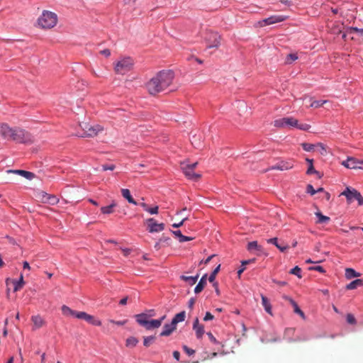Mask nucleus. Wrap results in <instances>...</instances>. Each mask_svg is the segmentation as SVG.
Returning <instances> with one entry per match:
<instances>
[{
    "mask_svg": "<svg viewBox=\"0 0 363 363\" xmlns=\"http://www.w3.org/2000/svg\"><path fill=\"white\" fill-rule=\"evenodd\" d=\"M174 74L172 70H162L146 84L148 92L155 95L165 90L172 82Z\"/></svg>",
    "mask_w": 363,
    "mask_h": 363,
    "instance_id": "f257e3e1",
    "label": "nucleus"
},
{
    "mask_svg": "<svg viewBox=\"0 0 363 363\" xmlns=\"http://www.w3.org/2000/svg\"><path fill=\"white\" fill-rule=\"evenodd\" d=\"M79 125L82 128V132L78 131L75 135L80 138L94 137L103 130V127L100 125H91L87 123H82Z\"/></svg>",
    "mask_w": 363,
    "mask_h": 363,
    "instance_id": "f03ea898",
    "label": "nucleus"
},
{
    "mask_svg": "<svg viewBox=\"0 0 363 363\" xmlns=\"http://www.w3.org/2000/svg\"><path fill=\"white\" fill-rule=\"evenodd\" d=\"M57 22V15L49 11H44L38 20L39 26L43 28H53Z\"/></svg>",
    "mask_w": 363,
    "mask_h": 363,
    "instance_id": "7ed1b4c3",
    "label": "nucleus"
},
{
    "mask_svg": "<svg viewBox=\"0 0 363 363\" xmlns=\"http://www.w3.org/2000/svg\"><path fill=\"white\" fill-rule=\"evenodd\" d=\"M10 140L24 144L31 143L32 141L30 134L19 128H13Z\"/></svg>",
    "mask_w": 363,
    "mask_h": 363,
    "instance_id": "20e7f679",
    "label": "nucleus"
},
{
    "mask_svg": "<svg viewBox=\"0 0 363 363\" xmlns=\"http://www.w3.org/2000/svg\"><path fill=\"white\" fill-rule=\"evenodd\" d=\"M133 65V62L130 57H124L116 64L115 70L119 74H125L132 69Z\"/></svg>",
    "mask_w": 363,
    "mask_h": 363,
    "instance_id": "39448f33",
    "label": "nucleus"
},
{
    "mask_svg": "<svg viewBox=\"0 0 363 363\" xmlns=\"http://www.w3.org/2000/svg\"><path fill=\"white\" fill-rule=\"evenodd\" d=\"M207 48H217L220 45V35L217 32H209L206 37Z\"/></svg>",
    "mask_w": 363,
    "mask_h": 363,
    "instance_id": "423d86ee",
    "label": "nucleus"
},
{
    "mask_svg": "<svg viewBox=\"0 0 363 363\" xmlns=\"http://www.w3.org/2000/svg\"><path fill=\"white\" fill-rule=\"evenodd\" d=\"M342 164L348 169H363V160H357L352 157H348L346 160L342 162Z\"/></svg>",
    "mask_w": 363,
    "mask_h": 363,
    "instance_id": "0eeeda50",
    "label": "nucleus"
},
{
    "mask_svg": "<svg viewBox=\"0 0 363 363\" xmlns=\"http://www.w3.org/2000/svg\"><path fill=\"white\" fill-rule=\"evenodd\" d=\"M146 223L147 224V230L151 233L162 232L164 229V223H159L153 218L147 219Z\"/></svg>",
    "mask_w": 363,
    "mask_h": 363,
    "instance_id": "6e6552de",
    "label": "nucleus"
},
{
    "mask_svg": "<svg viewBox=\"0 0 363 363\" xmlns=\"http://www.w3.org/2000/svg\"><path fill=\"white\" fill-rule=\"evenodd\" d=\"M181 165L183 173L189 179L196 182L201 177V174L195 173L194 169L189 167L188 164L183 162Z\"/></svg>",
    "mask_w": 363,
    "mask_h": 363,
    "instance_id": "1a4fd4ad",
    "label": "nucleus"
},
{
    "mask_svg": "<svg viewBox=\"0 0 363 363\" xmlns=\"http://www.w3.org/2000/svg\"><path fill=\"white\" fill-rule=\"evenodd\" d=\"M342 194L345 196L349 203L352 202L353 200H357L358 201V199H359L362 196L357 190L350 187H346Z\"/></svg>",
    "mask_w": 363,
    "mask_h": 363,
    "instance_id": "9d476101",
    "label": "nucleus"
},
{
    "mask_svg": "<svg viewBox=\"0 0 363 363\" xmlns=\"http://www.w3.org/2000/svg\"><path fill=\"white\" fill-rule=\"evenodd\" d=\"M294 167V162L292 160H281L277 162L276 164L271 166L269 169L270 170H280L285 171L291 169Z\"/></svg>",
    "mask_w": 363,
    "mask_h": 363,
    "instance_id": "9b49d317",
    "label": "nucleus"
},
{
    "mask_svg": "<svg viewBox=\"0 0 363 363\" xmlns=\"http://www.w3.org/2000/svg\"><path fill=\"white\" fill-rule=\"evenodd\" d=\"M286 17L284 16H272L260 21L261 26H268L284 21Z\"/></svg>",
    "mask_w": 363,
    "mask_h": 363,
    "instance_id": "f8f14e48",
    "label": "nucleus"
},
{
    "mask_svg": "<svg viewBox=\"0 0 363 363\" xmlns=\"http://www.w3.org/2000/svg\"><path fill=\"white\" fill-rule=\"evenodd\" d=\"M293 118V117H284L277 119L274 121V125L277 128H291Z\"/></svg>",
    "mask_w": 363,
    "mask_h": 363,
    "instance_id": "ddd939ff",
    "label": "nucleus"
},
{
    "mask_svg": "<svg viewBox=\"0 0 363 363\" xmlns=\"http://www.w3.org/2000/svg\"><path fill=\"white\" fill-rule=\"evenodd\" d=\"M13 128L10 127L7 123L0 124V135L2 138L10 140L11 135Z\"/></svg>",
    "mask_w": 363,
    "mask_h": 363,
    "instance_id": "4468645a",
    "label": "nucleus"
},
{
    "mask_svg": "<svg viewBox=\"0 0 363 363\" xmlns=\"http://www.w3.org/2000/svg\"><path fill=\"white\" fill-rule=\"evenodd\" d=\"M193 329L196 333V336L198 339H201L205 331H204V327L203 325L199 324V318H196L193 323Z\"/></svg>",
    "mask_w": 363,
    "mask_h": 363,
    "instance_id": "2eb2a0df",
    "label": "nucleus"
},
{
    "mask_svg": "<svg viewBox=\"0 0 363 363\" xmlns=\"http://www.w3.org/2000/svg\"><path fill=\"white\" fill-rule=\"evenodd\" d=\"M8 172H13L15 174H17L18 175H21V176L25 177L26 179H27L28 180H31L35 177L34 173H33L31 172L23 170V169L8 170Z\"/></svg>",
    "mask_w": 363,
    "mask_h": 363,
    "instance_id": "dca6fc26",
    "label": "nucleus"
},
{
    "mask_svg": "<svg viewBox=\"0 0 363 363\" xmlns=\"http://www.w3.org/2000/svg\"><path fill=\"white\" fill-rule=\"evenodd\" d=\"M267 242L274 245L282 252H285L289 247V246L284 244L283 242L279 243L277 238H270L267 240Z\"/></svg>",
    "mask_w": 363,
    "mask_h": 363,
    "instance_id": "f3484780",
    "label": "nucleus"
},
{
    "mask_svg": "<svg viewBox=\"0 0 363 363\" xmlns=\"http://www.w3.org/2000/svg\"><path fill=\"white\" fill-rule=\"evenodd\" d=\"M42 199L44 201L48 202L51 205H55L58 203V199L52 194H47L46 192L42 193Z\"/></svg>",
    "mask_w": 363,
    "mask_h": 363,
    "instance_id": "a211bd4d",
    "label": "nucleus"
},
{
    "mask_svg": "<svg viewBox=\"0 0 363 363\" xmlns=\"http://www.w3.org/2000/svg\"><path fill=\"white\" fill-rule=\"evenodd\" d=\"M291 128H295L301 130L307 131L311 128V125L307 123H299L296 118H293Z\"/></svg>",
    "mask_w": 363,
    "mask_h": 363,
    "instance_id": "6ab92c4d",
    "label": "nucleus"
},
{
    "mask_svg": "<svg viewBox=\"0 0 363 363\" xmlns=\"http://www.w3.org/2000/svg\"><path fill=\"white\" fill-rule=\"evenodd\" d=\"M207 280V274H203L200 279L199 283L194 288V293L199 294L203 289L205 285L206 284Z\"/></svg>",
    "mask_w": 363,
    "mask_h": 363,
    "instance_id": "aec40b11",
    "label": "nucleus"
},
{
    "mask_svg": "<svg viewBox=\"0 0 363 363\" xmlns=\"http://www.w3.org/2000/svg\"><path fill=\"white\" fill-rule=\"evenodd\" d=\"M148 318V315L146 313H141L135 315L136 322L143 327H145L147 324Z\"/></svg>",
    "mask_w": 363,
    "mask_h": 363,
    "instance_id": "412c9836",
    "label": "nucleus"
},
{
    "mask_svg": "<svg viewBox=\"0 0 363 363\" xmlns=\"http://www.w3.org/2000/svg\"><path fill=\"white\" fill-rule=\"evenodd\" d=\"M199 277V274H197L195 276H185V275H181L180 279L187 282L189 285L193 286L196 284L198 279Z\"/></svg>",
    "mask_w": 363,
    "mask_h": 363,
    "instance_id": "4be33fe9",
    "label": "nucleus"
},
{
    "mask_svg": "<svg viewBox=\"0 0 363 363\" xmlns=\"http://www.w3.org/2000/svg\"><path fill=\"white\" fill-rule=\"evenodd\" d=\"M121 194L122 196L128 201V203H132L133 205H138V203L132 197L130 192L128 189H122Z\"/></svg>",
    "mask_w": 363,
    "mask_h": 363,
    "instance_id": "5701e85b",
    "label": "nucleus"
},
{
    "mask_svg": "<svg viewBox=\"0 0 363 363\" xmlns=\"http://www.w3.org/2000/svg\"><path fill=\"white\" fill-rule=\"evenodd\" d=\"M175 330L169 323H165L163 326L162 331L160 333V336L167 337L170 335Z\"/></svg>",
    "mask_w": 363,
    "mask_h": 363,
    "instance_id": "b1692460",
    "label": "nucleus"
},
{
    "mask_svg": "<svg viewBox=\"0 0 363 363\" xmlns=\"http://www.w3.org/2000/svg\"><path fill=\"white\" fill-rule=\"evenodd\" d=\"M160 320H157V319H153L150 320H147V324L145 325L144 328L147 330H150L154 328H158L160 327Z\"/></svg>",
    "mask_w": 363,
    "mask_h": 363,
    "instance_id": "393cba45",
    "label": "nucleus"
},
{
    "mask_svg": "<svg viewBox=\"0 0 363 363\" xmlns=\"http://www.w3.org/2000/svg\"><path fill=\"white\" fill-rule=\"evenodd\" d=\"M363 286V280L357 279L346 285L345 289L347 290H352L357 289L358 286Z\"/></svg>",
    "mask_w": 363,
    "mask_h": 363,
    "instance_id": "a878e982",
    "label": "nucleus"
},
{
    "mask_svg": "<svg viewBox=\"0 0 363 363\" xmlns=\"http://www.w3.org/2000/svg\"><path fill=\"white\" fill-rule=\"evenodd\" d=\"M261 298H262V304L265 311L269 314H272V306H271V303H269V301L263 294H261Z\"/></svg>",
    "mask_w": 363,
    "mask_h": 363,
    "instance_id": "bb28decb",
    "label": "nucleus"
},
{
    "mask_svg": "<svg viewBox=\"0 0 363 363\" xmlns=\"http://www.w3.org/2000/svg\"><path fill=\"white\" fill-rule=\"evenodd\" d=\"M172 233L177 237L179 238V241L180 242H187V241H190L192 240V238L191 237H188V236H186V235H182L181 230H173L172 231Z\"/></svg>",
    "mask_w": 363,
    "mask_h": 363,
    "instance_id": "cd10ccee",
    "label": "nucleus"
},
{
    "mask_svg": "<svg viewBox=\"0 0 363 363\" xmlns=\"http://www.w3.org/2000/svg\"><path fill=\"white\" fill-rule=\"evenodd\" d=\"M345 276L347 279H351L354 277H359L360 276V274L359 272H356L352 268H347L345 269Z\"/></svg>",
    "mask_w": 363,
    "mask_h": 363,
    "instance_id": "c85d7f7f",
    "label": "nucleus"
},
{
    "mask_svg": "<svg viewBox=\"0 0 363 363\" xmlns=\"http://www.w3.org/2000/svg\"><path fill=\"white\" fill-rule=\"evenodd\" d=\"M315 215L318 218V223L325 224L328 223L330 220V217L323 215L320 211L315 212Z\"/></svg>",
    "mask_w": 363,
    "mask_h": 363,
    "instance_id": "c756f323",
    "label": "nucleus"
},
{
    "mask_svg": "<svg viewBox=\"0 0 363 363\" xmlns=\"http://www.w3.org/2000/svg\"><path fill=\"white\" fill-rule=\"evenodd\" d=\"M13 291H17L19 289H21L24 284L23 274H21L20 277L18 280H16V279L13 280Z\"/></svg>",
    "mask_w": 363,
    "mask_h": 363,
    "instance_id": "7c9ffc66",
    "label": "nucleus"
},
{
    "mask_svg": "<svg viewBox=\"0 0 363 363\" xmlns=\"http://www.w3.org/2000/svg\"><path fill=\"white\" fill-rule=\"evenodd\" d=\"M31 320L35 328H40L44 324V320L39 315H33Z\"/></svg>",
    "mask_w": 363,
    "mask_h": 363,
    "instance_id": "2f4dec72",
    "label": "nucleus"
},
{
    "mask_svg": "<svg viewBox=\"0 0 363 363\" xmlns=\"http://www.w3.org/2000/svg\"><path fill=\"white\" fill-rule=\"evenodd\" d=\"M116 206V203L113 201L112 203L106 206H102L101 208V212L103 214H111L113 213V208Z\"/></svg>",
    "mask_w": 363,
    "mask_h": 363,
    "instance_id": "473e14b6",
    "label": "nucleus"
},
{
    "mask_svg": "<svg viewBox=\"0 0 363 363\" xmlns=\"http://www.w3.org/2000/svg\"><path fill=\"white\" fill-rule=\"evenodd\" d=\"M206 335L208 337L210 342L213 345L216 346L215 349H219L220 347H223V345L221 344V342H219L218 340H217L216 338L214 337V335L211 332H208L206 333Z\"/></svg>",
    "mask_w": 363,
    "mask_h": 363,
    "instance_id": "72a5a7b5",
    "label": "nucleus"
},
{
    "mask_svg": "<svg viewBox=\"0 0 363 363\" xmlns=\"http://www.w3.org/2000/svg\"><path fill=\"white\" fill-rule=\"evenodd\" d=\"M247 249L248 251L257 250L260 252L262 250V246L259 245L257 241H252L248 242Z\"/></svg>",
    "mask_w": 363,
    "mask_h": 363,
    "instance_id": "f704fd0d",
    "label": "nucleus"
},
{
    "mask_svg": "<svg viewBox=\"0 0 363 363\" xmlns=\"http://www.w3.org/2000/svg\"><path fill=\"white\" fill-rule=\"evenodd\" d=\"M138 343V340L133 336L129 337L125 340V346L128 347H134Z\"/></svg>",
    "mask_w": 363,
    "mask_h": 363,
    "instance_id": "c9c22d12",
    "label": "nucleus"
},
{
    "mask_svg": "<svg viewBox=\"0 0 363 363\" xmlns=\"http://www.w3.org/2000/svg\"><path fill=\"white\" fill-rule=\"evenodd\" d=\"M155 340V336H154V335L144 337L143 345L145 347H148L151 344H152L154 342Z\"/></svg>",
    "mask_w": 363,
    "mask_h": 363,
    "instance_id": "e433bc0d",
    "label": "nucleus"
},
{
    "mask_svg": "<svg viewBox=\"0 0 363 363\" xmlns=\"http://www.w3.org/2000/svg\"><path fill=\"white\" fill-rule=\"evenodd\" d=\"M62 312L64 315H71V316H73L74 317V313H75V311L71 309L69 307H68L67 306H65V305H63L62 306Z\"/></svg>",
    "mask_w": 363,
    "mask_h": 363,
    "instance_id": "4c0bfd02",
    "label": "nucleus"
},
{
    "mask_svg": "<svg viewBox=\"0 0 363 363\" xmlns=\"http://www.w3.org/2000/svg\"><path fill=\"white\" fill-rule=\"evenodd\" d=\"M327 102V100H315L311 102V104H310V107L318 108L321 107L323 104H326Z\"/></svg>",
    "mask_w": 363,
    "mask_h": 363,
    "instance_id": "58836bf2",
    "label": "nucleus"
},
{
    "mask_svg": "<svg viewBox=\"0 0 363 363\" xmlns=\"http://www.w3.org/2000/svg\"><path fill=\"white\" fill-rule=\"evenodd\" d=\"M306 174H316L318 176V178H321L322 177V174L317 170H315L313 167V164H311V165H309L308 169H307V171H306Z\"/></svg>",
    "mask_w": 363,
    "mask_h": 363,
    "instance_id": "ea45409f",
    "label": "nucleus"
},
{
    "mask_svg": "<svg viewBox=\"0 0 363 363\" xmlns=\"http://www.w3.org/2000/svg\"><path fill=\"white\" fill-rule=\"evenodd\" d=\"M315 146H316V145L311 144V143H301L302 148L306 152L313 151Z\"/></svg>",
    "mask_w": 363,
    "mask_h": 363,
    "instance_id": "a19ab883",
    "label": "nucleus"
},
{
    "mask_svg": "<svg viewBox=\"0 0 363 363\" xmlns=\"http://www.w3.org/2000/svg\"><path fill=\"white\" fill-rule=\"evenodd\" d=\"M220 265L218 264L214 269L213 271L211 273L209 277H208V281L210 282H213L214 280H215V278H216V276L217 274V273L219 272L220 270Z\"/></svg>",
    "mask_w": 363,
    "mask_h": 363,
    "instance_id": "79ce46f5",
    "label": "nucleus"
},
{
    "mask_svg": "<svg viewBox=\"0 0 363 363\" xmlns=\"http://www.w3.org/2000/svg\"><path fill=\"white\" fill-rule=\"evenodd\" d=\"M290 274L296 275L298 278H301V269L299 267L296 266L294 268H292L290 272Z\"/></svg>",
    "mask_w": 363,
    "mask_h": 363,
    "instance_id": "37998d69",
    "label": "nucleus"
},
{
    "mask_svg": "<svg viewBox=\"0 0 363 363\" xmlns=\"http://www.w3.org/2000/svg\"><path fill=\"white\" fill-rule=\"evenodd\" d=\"M174 318H175L179 321V323L183 322L186 318V312L182 311L180 313H177Z\"/></svg>",
    "mask_w": 363,
    "mask_h": 363,
    "instance_id": "c03bdc74",
    "label": "nucleus"
},
{
    "mask_svg": "<svg viewBox=\"0 0 363 363\" xmlns=\"http://www.w3.org/2000/svg\"><path fill=\"white\" fill-rule=\"evenodd\" d=\"M162 245H165L167 246L170 245L171 238L169 237L164 236V235L159 239Z\"/></svg>",
    "mask_w": 363,
    "mask_h": 363,
    "instance_id": "a18cd8bd",
    "label": "nucleus"
},
{
    "mask_svg": "<svg viewBox=\"0 0 363 363\" xmlns=\"http://www.w3.org/2000/svg\"><path fill=\"white\" fill-rule=\"evenodd\" d=\"M346 320H347V322L351 325H355L357 323V320H356L354 316L351 313H348L346 315Z\"/></svg>",
    "mask_w": 363,
    "mask_h": 363,
    "instance_id": "49530a36",
    "label": "nucleus"
},
{
    "mask_svg": "<svg viewBox=\"0 0 363 363\" xmlns=\"http://www.w3.org/2000/svg\"><path fill=\"white\" fill-rule=\"evenodd\" d=\"M294 311L295 313L298 314L303 319L306 318V315H305L304 313L301 310V308H299V306L298 305H296L294 308Z\"/></svg>",
    "mask_w": 363,
    "mask_h": 363,
    "instance_id": "de8ad7c7",
    "label": "nucleus"
},
{
    "mask_svg": "<svg viewBox=\"0 0 363 363\" xmlns=\"http://www.w3.org/2000/svg\"><path fill=\"white\" fill-rule=\"evenodd\" d=\"M308 269L309 270L317 271V272H319L320 273H325V270L324 269V268L322 266H320V265H317V266H314V267H310L308 268Z\"/></svg>",
    "mask_w": 363,
    "mask_h": 363,
    "instance_id": "09e8293b",
    "label": "nucleus"
},
{
    "mask_svg": "<svg viewBox=\"0 0 363 363\" xmlns=\"http://www.w3.org/2000/svg\"><path fill=\"white\" fill-rule=\"evenodd\" d=\"M182 348L189 356H191L195 354V350L191 348H189L186 345H184Z\"/></svg>",
    "mask_w": 363,
    "mask_h": 363,
    "instance_id": "8fccbe9b",
    "label": "nucleus"
},
{
    "mask_svg": "<svg viewBox=\"0 0 363 363\" xmlns=\"http://www.w3.org/2000/svg\"><path fill=\"white\" fill-rule=\"evenodd\" d=\"M306 193L309 194L310 195L313 196L315 194H316L315 190L314 189L312 184H308L306 186Z\"/></svg>",
    "mask_w": 363,
    "mask_h": 363,
    "instance_id": "3c124183",
    "label": "nucleus"
},
{
    "mask_svg": "<svg viewBox=\"0 0 363 363\" xmlns=\"http://www.w3.org/2000/svg\"><path fill=\"white\" fill-rule=\"evenodd\" d=\"M158 209H159L158 206H155L154 207H152V208L149 207L147 212H148L151 215L157 214Z\"/></svg>",
    "mask_w": 363,
    "mask_h": 363,
    "instance_id": "603ef678",
    "label": "nucleus"
},
{
    "mask_svg": "<svg viewBox=\"0 0 363 363\" xmlns=\"http://www.w3.org/2000/svg\"><path fill=\"white\" fill-rule=\"evenodd\" d=\"M86 313L84 311H75L74 317L78 318V319H84Z\"/></svg>",
    "mask_w": 363,
    "mask_h": 363,
    "instance_id": "864d4df0",
    "label": "nucleus"
},
{
    "mask_svg": "<svg viewBox=\"0 0 363 363\" xmlns=\"http://www.w3.org/2000/svg\"><path fill=\"white\" fill-rule=\"evenodd\" d=\"M115 169V165L112 164H104L102 165V170L107 171V170H113Z\"/></svg>",
    "mask_w": 363,
    "mask_h": 363,
    "instance_id": "5fc2aeb1",
    "label": "nucleus"
},
{
    "mask_svg": "<svg viewBox=\"0 0 363 363\" xmlns=\"http://www.w3.org/2000/svg\"><path fill=\"white\" fill-rule=\"evenodd\" d=\"M213 318H214V316L210 312H206L203 317V320L204 321L212 320Z\"/></svg>",
    "mask_w": 363,
    "mask_h": 363,
    "instance_id": "6e6d98bb",
    "label": "nucleus"
},
{
    "mask_svg": "<svg viewBox=\"0 0 363 363\" xmlns=\"http://www.w3.org/2000/svg\"><path fill=\"white\" fill-rule=\"evenodd\" d=\"M284 298L289 301L290 302V303L291 304V306H293V308H294L296 305H298L297 303L293 298H291V297H289L288 296H284Z\"/></svg>",
    "mask_w": 363,
    "mask_h": 363,
    "instance_id": "4d7b16f0",
    "label": "nucleus"
},
{
    "mask_svg": "<svg viewBox=\"0 0 363 363\" xmlns=\"http://www.w3.org/2000/svg\"><path fill=\"white\" fill-rule=\"evenodd\" d=\"M186 220H187V218H184L179 223H173L172 224V227L175 228H179V227H181L183 225L184 221H186Z\"/></svg>",
    "mask_w": 363,
    "mask_h": 363,
    "instance_id": "13d9d810",
    "label": "nucleus"
},
{
    "mask_svg": "<svg viewBox=\"0 0 363 363\" xmlns=\"http://www.w3.org/2000/svg\"><path fill=\"white\" fill-rule=\"evenodd\" d=\"M93 318L94 316L86 313L84 320H85L87 323L91 324V322L93 321Z\"/></svg>",
    "mask_w": 363,
    "mask_h": 363,
    "instance_id": "bf43d9fd",
    "label": "nucleus"
},
{
    "mask_svg": "<svg viewBox=\"0 0 363 363\" xmlns=\"http://www.w3.org/2000/svg\"><path fill=\"white\" fill-rule=\"evenodd\" d=\"M178 323H179V321L174 317H173L171 323H169L170 325L175 330L177 329V325Z\"/></svg>",
    "mask_w": 363,
    "mask_h": 363,
    "instance_id": "052dcab7",
    "label": "nucleus"
},
{
    "mask_svg": "<svg viewBox=\"0 0 363 363\" xmlns=\"http://www.w3.org/2000/svg\"><path fill=\"white\" fill-rule=\"evenodd\" d=\"M316 146L320 148V152L321 154H323L325 152H326L325 147L323 143H319L316 145Z\"/></svg>",
    "mask_w": 363,
    "mask_h": 363,
    "instance_id": "680f3d73",
    "label": "nucleus"
},
{
    "mask_svg": "<svg viewBox=\"0 0 363 363\" xmlns=\"http://www.w3.org/2000/svg\"><path fill=\"white\" fill-rule=\"evenodd\" d=\"M349 30H354L357 33H363V28H359L357 27H349Z\"/></svg>",
    "mask_w": 363,
    "mask_h": 363,
    "instance_id": "e2e57ef3",
    "label": "nucleus"
},
{
    "mask_svg": "<svg viewBox=\"0 0 363 363\" xmlns=\"http://www.w3.org/2000/svg\"><path fill=\"white\" fill-rule=\"evenodd\" d=\"M91 324L95 326H100L101 325V321L99 319H94V318H93V321Z\"/></svg>",
    "mask_w": 363,
    "mask_h": 363,
    "instance_id": "0e129e2a",
    "label": "nucleus"
},
{
    "mask_svg": "<svg viewBox=\"0 0 363 363\" xmlns=\"http://www.w3.org/2000/svg\"><path fill=\"white\" fill-rule=\"evenodd\" d=\"M255 261V259H250L242 260L241 262V264H242V266H245L246 264L254 262Z\"/></svg>",
    "mask_w": 363,
    "mask_h": 363,
    "instance_id": "69168bd1",
    "label": "nucleus"
},
{
    "mask_svg": "<svg viewBox=\"0 0 363 363\" xmlns=\"http://www.w3.org/2000/svg\"><path fill=\"white\" fill-rule=\"evenodd\" d=\"M101 53L106 57H108L111 55V51L108 49H104L101 51Z\"/></svg>",
    "mask_w": 363,
    "mask_h": 363,
    "instance_id": "338daca9",
    "label": "nucleus"
},
{
    "mask_svg": "<svg viewBox=\"0 0 363 363\" xmlns=\"http://www.w3.org/2000/svg\"><path fill=\"white\" fill-rule=\"evenodd\" d=\"M195 303V298H191L189 301H188V306L189 308H192L194 305Z\"/></svg>",
    "mask_w": 363,
    "mask_h": 363,
    "instance_id": "774afa93",
    "label": "nucleus"
}]
</instances>
